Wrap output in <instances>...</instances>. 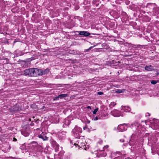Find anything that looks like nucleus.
Instances as JSON below:
<instances>
[{
  "label": "nucleus",
  "mask_w": 159,
  "mask_h": 159,
  "mask_svg": "<svg viewBox=\"0 0 159 159\" xmlns=\"http://www.w3.org/2000/svg\"><path fill=\"white\" fill-rule=\"evenodd\" d=\"M74 144L75 145H77L79 147H80L85 150L87 149V147H86L85 141L84 139H80V138H75L74 140Z\"/></svg>",
  "instance_id": "obj_1"
},
{
  "label": "nucleus",
  "mask_w": 159,
  "mask_h": 159,
  "mask_svg": "<svg viewBox=\"0 0 159 159\" xmlns=\"http://www.w3.org/2000/svg\"><path fill=\"white\" fill-rule=\"evenodd\" d=\"M121 111L120 112V114H119V111L117 110H113L112 111V113H118V114L117 115V116H123V114L121 113V112L123 111L125 112H129L131 110L130 107L129 106H122L121 107Z\"/></svg>",
  "instance_id": "obj_2"
},
{
  "label": "nucleus",
  "mask_w": 159,
  "mask_h": 159,
  "mask_svg": "<svg viewBox=\"0 0 159 159\" xmlns=\"http://www.w3.org/2000/svg\"><path fill=\"white\" fill-rule=\"evenodd\" d=\"M108 147L109 146L107 145L104 146L102 148V149H98L97 150V156L98 157H105L107 155L106 152L108 151Z\"/></svg>",
  "instance_id": "obj_3"
},
{
  "label": "nucleus",
  "mask_w": 159,
  "mask_h": 159,
  "mask_svg": "<svg viewBox=\"0 0 159 159\" xmlns=\"http://www.w3.org/2000/svg\"><path fill=\"white\" fill-rule=\"evenodd\" d=\"M82 130L81 128L77 126H76L72 131V134L76 138H78L80 134L82 132Z\"/></svg>",
  "instance_id": "obj_4"
},
{
  "label": "nucleus",
  "mask_w": 159,
  "mask_h": 159,
  "mask_svg": "<svg viewBox=\"0 0 159 159\" xmlns=\"http://www.w3.org/2000/svg\"><path fill=\"white\" fill-rule=\"evenodd\" d=\"M130 127L133 131L135 132L138 133L140 131V129L141 128L140 124L137 122H135L131 124Z\"/></svg>",
  "instance_id": "obj_5"
},
{
  "label": "nucleus",
  "mask_w": 159,
  "mask_h": 159,
  "mask_svg": "<svg viewBox=\"0 0 159 159\" xmlns=\"http://www.w3.org/2000/svg\"><path fill=\"white\" fill-rule=\"evenodd\" d=\"M152 128L155 130H157L159 128V120L156 119L151 123Z\"/></svg>",
  "instance_id": "obj_6"
},
{
  "label": "nucleus",
  "mask_w": 159,
  "mask_h": 159,
  "mask_svg": "<svg viewBox=\"0 0 159 159\" xmlns=\"http://www.w3.org/2000/svg\"><path fill=\"white\" fill-rule=\"evenodd\" d=\"M39 130L38 133L39 134L38 135V137L39 138L42 139L43 140H48V137L46 136V134L45 133L43 132L42 130H40L39 129H37Z\"/></svg>",
  "instance_id": "obj_7"
},
{
  "label": "nucleus",
  "mask_w": 159,
  "mask_h": 159,
  "mask_svg": "<svg viewBox=\"0 0 159 159\" xmlns=\"http://www.w3.org/2000/svg\"><path fill=\"white\" fill-rule=\"evenodd\" d=\"M21 110V108L18 105H16L15 106L11 107L10 109V111L11 112L15 113L20 111Z\"/></svg>",
  "instance_id": "obj_8"
},
{
  "label": "nucleus",
  "mask_w": 159,
  "mask_h": 159,
  "mask_svg": "<svg viewBox=\"0 0 159 159\" xmlns=\"http://www.w3.org/2000/svg\"><path fill=\"white\" fill-rule=\"evenodd\" d=\"M127 128V126L126 124H123L119 125L117 129L119 131H123L126 130Z\"/></svg>",
  "instance_id": "obj_9"
},
{
  "label": "nucleus",
  "mask_w": 159,
  "mask_h": 159,
  "mask_svg": "<svg viewBox=\"0 0 159 159\" xmlns=\"http://www.w3.org/2000/svg\"><path fill=\"white\" fill-rule=\"evenodd\" d=\"M79 35H83L84 36H88L90 35V33L86 31H78Z\"/></svg>",
  "instance_id": "obj_10"
},
{
  "label": "nucleus",
  "mask_w": 159,
  "mask_h": 159,
  "mask_svg": "<svg viewBox=\"0 0 159 159\" xmlns=\"http://www.w3.org/2000/svg\"><path fill=\"white\" fill-rule=\"evenodd\" d=\"M30 76H35V75H36L35 72H37V70H37L36 68L30 69Z\"/></svg>",
  "instance_id": "obj_11"
},
{
  "label": "nucleus",
  "mask_w": 159,
  "mask_h": 159,
  "mask_svg": "<svg viewBox=\"0 0 159 159\" xmlns=\"http://www.w3.org/2000/svg\"><path fill=\"white\" fill-rule=\"evenodd\" d=\"M53 148L55 149L56 152H57L59 150V145L55 142L54 141L52 143Z\"/></svg>",
  "instance_id": "obj_12"
},
{
  "label": "nucleus",
  "mask_w": 159,
  "mask_h": 159,
  "mask_svg": "<svg viewBox=\"0 0 159 159\" xmlns=\"http://www.w3.org/2000/svg\"><path fill=\"white\" fill-rule=\"evenodd\" d=\"M37 71L35 72L36 75L35 76H37L38 75H42L43 74V71L42 70H39L37 68Z\"/></svg>",
  "instance_id": "obj_13"
},
{
  "label": "nucleus",
  "mask_w": 159,
  "mask_h": 159,
  "mask_svg": "<svg viewBox=\"0 0 159 159\" xmlns=\"http://www.w3.org/2000/svg\"><path fill=\"white\" fill-rule=\"evenodd\" d=\"M145 70L147 71H151L153 70V67L151 65L146 66L145 67Z\"/></svg>",
  "instance_id": "obj_14"
},
{
  "label": "nucleus",
  "mask_w": 159,
  "mask_h": 159,
  "mask_svg": "<svg viewBox=\"0 0 159 159\" xmlns=\"http://www.w3.org/2000/svg\"><path fill=\"white\" fill-rule=\"evenodd\" d=\"M66 133L65 131H63L61 133H59L58 136L61 139H64L65 137Z\"/></svg>",
  "instance_id": "obj_15"
},
{
  "label": "nucleus",
  "mask_w": 159,
  "mask_h": 159,
  "mask_svg": "<svg viewBox=\"0 0 159 159\" xmlns=\"http://www.w3.org/2000/svg\"><path fill=\"white\" fill-rule=\"evenodd\" d=\"M70 123V121L68 119H66L65 120L64 122V124L63 126L65 127L66 125H69Z\"/></svg>",
  "instance_id": "obj_16"
},
{
  "label": "nucleus",
  "mask_w": 159,
  "mask_h": 159,
  "mask_svg": "<svg viewBox=\"0 0 159 159\" xmlns=\"http://www.w3.org/2000/svg\"><path fill=\"white\" fill-rule=\"evenodd\" d=\"M67 96V94H61L58 95L57 97L55 98L56 100L59 98L61 99L62 98L66 97Z\"/></svg>",
  "instance_id": "obj_17"
},
{
  "label": "nucleus",
  "mask_w": 159,
  "mask_h": 159,
  "mask_svg": "<svg viewBox=\"0 0 159 159\" xmlns=\"http://www.w3.org/2000/svg\"><path fill=\"white\" fill-rule=\"evenodd\" d=\"M30 69H28L24 70V74L25 75H28L30 76Z\"/></svg>",
  "instance_id": "obj_18"
},
{
  "label": "nucleus",
  "mask_w": 159,
  "mask_h": 159,
  "mask_svg": "<svg viewBox=\"0 0 159 159\" xmlns=\"http://www.w3.org/2000/svg\"><path fill=\"white\" fill-rule=\"evenodd\" d=\"M64 155L63 151H61L57 155V156L59 157L57 159H61V157H62Z\"/></svg>",
  "instance_id": "obj_19"
},
{
  "label": "nucleus",
  "mask_w": 159,
  "mask_h": 159,
  "mask_svg": "<svg viewBox=\"0 0 159 159\" xmlns=\"http://www.w3.org/2000/svg\"><path fill=\"white\" fill-rule=\"evenodd\" d=\"M135 143V141L133 139H131L129 142V144L131 146L134 145Z\"/></svg>",
  "instance_id": "obj_20"
},
{
  "label": "nucleus",
  "mask_w": 159,
  "mask_h": 159,
  "mask_svg": "<svg viewBox=\"0 0 159 159\" xmlns=\"http://www.w3.org/2000/svg\"><path fill=\"white\" fill-rule=\"evenodd\" d=\"M30 144L32 145V146L34 147H36L38 145V143L34 141L31 142Z\"/></svg>",
  "instance_id": "obj_21"
},
{
  "label": "nucleus",
  "mask_w": 159,
  "mask_h": 159,
  "mask_svg": "<svg viewBox=\"0 0 159 159\" xmlns=\"http://www.w3.org/2000/svg\"><path fill=\"white\" fill-rule=\"evenodd\" d=\"M116 104V103L114 102H112L110 104L109 106L110 107H114Z\"/></svg>",
  "instance_id": "obj_22"
},
{
  "label": "nucleus",
  "mask_w": 159,
  "mask_h": 159,
  "mask_svg": "<svg viewBox=\"0 0 159 159\" xmlns=\"http://www.w3.org/2000/svg\"><path fill=\"white\" fill-rule=\"evenodd\" d=\"M158 80H152L151 81V83L152 84H157L158 82Z\"/></svg>",
  "instance_id": "obj_23"
},
{
  "label": "nucleus",
  "mask_w": 159,
  "mask_h": 159,
  "mask_svg": "<svg viewBox=\"0 0 159 159\" xmlns=\"http://www.w3.org/2000/svg\"><path fill=\"white\" fill-rule=\"evenodd\" d=\"M98 108L95 109L94 111H93V114H96L97 112L98 111Z\"/></svg>",
  "instance_id": "obj_24"
},
{
  "label": "nucleus",
  "mask_w": 159,
  "mask_h": 159,
  "mask_svg": "<svg viewBox=\"0 0 159 159\" xmlns=\"http://www.w3.org/2000/svg\"><path fill=\"white\" fill-rule=\"evenodd\" d=\"M131 46L134 48H139L140 46L139 45H134L133 44H131Z\"/></svg>",
  "instance_id": "obj_25"
},
{
  "label": "nucleus",
  "mask_w": 159,
  "mask_h": 159,
  "mask_svg": "<svg viewBox=\"0 0 159 159\" xmlns=\"http://www.w3.org/2000/svg\"><path fill=\"white\" fill-rule=\"evenodd\" d=\"M49 70L47 69L43 71V74H46L48 73Z\"/></svg>",
  "instance_id": "obj_26"
},
{
  "label": "nucleus",
  "mask_w": 159,
  "mask_h": 159,
  "mask_svg": "<svg viewBox=\"0 0 159 159\" xmlns=\"http://www.w3.org/2000/svg\"><path fill=\"white\" fill-rule=\"evenodd\" d=\"M103 142L102 140H100L98 143V144L101 145L102 143Z\"/></svg>",
  "instance_id": "obj_27"
},
{
  "label": "nucleus",
  "mask_w": 159,
  "mask_h": 159,
  "mask_svg": "<svg viewBox=\"0 0 159 159\" xmlns=\"http://www.w3.org/2000/svg\"><path fill=\"white\" fill-rule=\"evenodd\" d=\"M99 118L97 116L94 117L93 119V120H97Z\"/></svg>",
  "instance_id": "obj_28"
},
{
  "label": "nucleus",
  "mask_w": 159,
  "mask_h": 159,
  "mask_svg": "<svg viewBox=\"0 0 159 159\" xmlns=\"http://www.w3.org/2000/svg\"><path fill=\"white\" fill-rule=\"evenodd\" d=\"M116 93H121L122 92V91H121V90H120V89H118L116 91Z\"/></svg>",
  "instance_id": "obj_29"
},
{
  "label": "nucleus",
  "mask_w": 159,
  "mask_h": 159,
  "mask_svg": "<svg viewBox=\"0 0 159 159\" xmlns=\"http://www.w3.org/2000/svg\"><path fill=\"white\" fill-rule=\"evenodd\" d=\"M103 93L102 92H99L97 93L98 94V95H102L103 94Z\"/></svg>",
  "instance_id": "obj_30"
},
{
  "label": "nucleus",
  "mask_w": 159,
  "mask_h": 159,
  "mask_svg": "<svg viewBox=\"0 0 159 159\" xmlns=\"http://www.w3.org/2000/svg\"><path fill=\"white\" fill-rule=\"evenodd\" d=\"M107 115V113H106V114H103L102 115V117H106Z\"/></svg>",
  "instance_id": "obj_31"
},
{
  "label": "nucleus",
  "mask_w": 159,
  "mask_h": 159,
  "mask_svg": "<svg viewBox=\"0 0 159 159\" xmlns=\"http://www.w3.org/2000/svg\"><path fill=\"white\" fill-rule=\"evenodd\" d=\"M95 47V46L94 45L93 46L90 47L88 49H89V50H91V49H92L94 47Z\"/></svg>",
  "instance_id": "obj_32"
},
{
  "label": "nucleus",
  "mask_w": 159,
  "mask_h": 159,
  "mask_svg": "<svg viewBox=\"0 0 159 159\" xmlns=\"http://www.w3.org/2000/svg\"><path fill=\"white\" fill-rule=\"evenodd\" d=\"M115 159H122L121 157H116L115 158Z\"/></svg>",
  "instance_id": "obj_33"
},
{
  "label": "nucleus",
  "mask_w": 159,
  "mask_h": 159,
  "mask_svg": "<svg viewBox=\"0 0 159 159\" xmlns=\"http://www.w3.org/2000/svg\"><path fill=\"white\" fill-rule=\"evenodd\" d=\"M150 116V114L149 113H147L146 114V116Z\"/></svg>",
  "instance_id": "obj_34"
},
{
  "label": "nucleus",
  "mask_w": 159,
  "mask_h": 159,
  "mask_svg": "<svg viewBox=\"0 0 159 159\" xmlns=\"http://www.w3.org/2000/svg\"><path fill=\"white\" fill-rule=\"evenodd\" d=\"M124 139H120V141L122 142H123L124 141Z\"/></svg>",
  "instance_id": "obj_35"
},
{
  "label": "nucleus",
  "mask_w": 159,
  "mask_h": 159,
  "mask_svg": "<svg viewBox=\"0 0 159 159\" xmlns=\"http://www.w3.org/2000/svg\"><path fill=\"white\" fill-rule=\"evenodd\" d=\"M23 135H24V136H28V135H29V134H28V133H27L26 134H23Z\"/></svg>",
  "instance_id": "obj_36"
},
{
  "label": "nucleus",
  "mask_w": 159,
  "mask_h": 159,
  "mask_svg": "<svg viewBox=\"0 0 159 159\" xmlns=\"http://www.w3.org/2000/svg\"><path fill=\"white\" fill-rule=\"evenodd\" d=\"M83 128L84 130H86L87 129V127L85 126V127H84Z\"/></svg>",
  "instance_id": "obj_37"
},
{
  "label": "nucleus",
  "mask_w": 159,
  "mask_h": 159,
  "mask_svg": "<svg viewBox=\"0 0 159 159\" xmlns=\"http://www.w3.org/2000/svg\"><path fill=\"white\" fill-rule=\"evenodd\" d=\"M87 108L88 109H91V107L90 106H88L87 107Z\"/></svg>",
  "instance_id": "obj_38"
},
{
  "label": "nucleus",
  "mask_w": 159,
  "mask_h": 159,
  "mask_svg": "<svg viewBox=\"0 0 159 159\" xmlns=\"http://www.w3.org/2000/svg\"><path fill=\"white\" fill-rule=\"evenodd\" d=\"M89 51V49H86L85 51V52H88Z\"/></svg>",
  "instance_id": "obj_39"
},
{
  "label": "nucleus",
  "mask_w": 159,
  "mask_h": 159,
  "mask_svg": "<svg viewBox=\"0 0 159 159\" xmlns=\"http://www.w3.org/2000/svg\"><path fill=\"white\" fill-rule=\"evenodd\" d=\"M70 143H73V142H72V141H70Z\"/></svg>",
  "instance_id": "obj_40"
},
{
  "label": "nucleus",
  "mask_w": 159,
  "mask_h": 159,
  "mask_svg": "<svg viewBox=\"0 0 159 159\" xmlns=\"http://www.w3.org/2000/svg\"><path fill=\"white\" fill-rule=\"evenodd\" d=\"M151 4H150V3H148V5H150Z\"/></svg>",
  "instance_id": "obj_41"
},
{
  "label": "nucleus",
  "mask_w": 159,
  "mask_h": 159,
  "mask_svg": "<svg viewBox=\"0 0 159 159\" xmlns=\"http://www.w3.org/2000/svg\"><path fill=\"white\" fill-rule=\"evenodd\" d=\"M78 9V8H77V9H76V8H75V9L76 10H77V9Z\"/></svg>",
  "instance_id": "obj_42"
}]
</instances>
